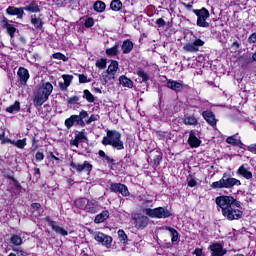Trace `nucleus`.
I'll use <instances>...</instances> for the list:
<instances>
[{"label": "nucleus", "mask_w": 256, "mask_h": 256, "mask_svg": "<svg viewBox=\"0 0 256 256\" xmlns=\"http://www.w3.org/2000/svg\"><path fill=\"white\" fill-rule=\"evenodd\" d=\"M53 93V84L50 82L42 83L34 95L33 104L35 107H41L44 103H47L49 97Z\"/></svg>", "instance_id": "nucleus-1"}, {"label": "nucleus", "mask_w": 256, "mask_h": 256, "mask_svg": "<svg viewBox=\"0 0 256 256\" xmlns=\"http://www.w3.org/2000/svg\"><path fill=\"white\" fill-rule=\"evenodd\" d=\"M102 144L105 146L111 145L117 151H123L125 149V145L121 140V133L117 130H108L106 136L102 140Z\"/></svg>", "instance_id": "nucleus-2"}, {"label": "nucleus", "mask_w": 256, "mask_h": 256, "mask_svg": "<svg viewBox=\"0 0 256 256\" xmlns=\"http://www.w3.org/2000/svg\"><path fill=\"white\" fill-rule=\"evenodd\" d=\"M240 185V180L229 177L227 173H224L222 178L219 181L213 182L210 187L211 189H233V187H239Z\"/></svg>", "instance_id": "nucleus-3"}, {"label": "nucleus", "mask_w": 256, "mask_h": 256, "mask_svg": "<svg viewBox=\"0 0 256 256\" xmlns=\"http://www.w3.org/2000/svg\"><path fill=\"white\" fill-rule=\"evenodd\" d=\"M143 213L151 217V219H168V217H171V211L165 207H157L154 209L146 208L143 209Z\"/></svg>", "instance_id": "nucleus-4"}, {"label": "nucleus", "mask_w": 256, "mask_h": 256, "mask_svg": "<svg viewBox=\"0 0 256 256\" xmlns=\"http://www.w3.org/2000/svg\"><path fill=\"white\" fill-rule=\"evenodd\" d=\"M226 217L228 221H238L243 217V212L241 211V202H236L234 205L230 206L227 210H224L222 214Z\"/></svg>", "instance_id": "nucleus-5"}, {"label": "nucleus", "mask_w": 256, "mask_h": 256, "mask_svg": "<svg viewBox=\"0 0 256 256\" xmlns=\"http://www.w3.org/2000/svg\"><path fill=\"white\" fill-rule=\"evenodd\" d=\"M76 205L79 209L87 211V213H97L99 211V202L95 200H89L87 198L78 199Z\"/></svg>", "instance_id": "nucleus-6"}, {"label": "nucleus", "mask_w": 256, "mask_h": 256, "mask_svg": "<svg viewBox=\"0 0 256 256\" xmlns=\"http://www.w3.org/2000/svg\"><path fill=\"white\" fill-rule=\"evenodd\" d=\"M238 202L239 201L233 198V196H218L215 199V203L217 207H220L222 210V214H224L227 209H230V207H233V205Z\"/></svg>", "instance_id": "nucleus-7"}, {"label": "nucleus", "mask_w": 256, "mask_h": 256, "mask_svg": "<svg viewBox=\"0 0 256 256\" xmlns=\"http://www.w3.org/2000/svg\"><path fill=\"white\" fill-rule=\"evenodd\" d=\"M193 13L197 16V25L198 27H209V22H207V19H209V10L206 8L202 9H195L193 10Z\"/></svg>", "instance_id": "nucleus-8"}, {"label": "nucleus", "mask_w": 256, "mask_h": 256, "mask_svg": "<svg viewBox=\"0 0 256 256\" xmlns=\"http://www.w3.org/2000/svg\"><path fill=\"white\" fill-rule=\"evenodd\" d=\"M119 71V62L117 60H112L108 69L106 71V75H103L104 83H109V81H113L115 77H117V73Z\"/></svg>", "instance_id": "nucleus-9"}, {"label": "nucleus", "mask_w": 256, "mask_h": 256, "mask_svg": "<svg viewBox=\"0 0 256 256\" xmlns=\"http://www.w3.org/2000/svg\"><path fill=\"white\" fill-rule=\"evenodd\" d=\"M94 239L98 243H102L106 249H111V243H113V237L104 234L103 232H95Z\"/></svg>", "instance_id": "nucleus-10"}, {"label": "nucleus", "mask_w": 256, "mask_h": 256, "mask_svg": "<svg viewBox=\"0 0 256 256\" xmlns=\"http://www.w3.org/2000/svg\"><path fill=\"white\" fill-rule=\"evenodd\" d=\"M136 229H145L149 225V217L143 214H134L132 216Z\"/></svg>", "instance_id": "nucleus-11"}, {"label": "nucleus", "mask_w": 256, "mask_h": 256, "mask_svg": "<svg viewBox=\"0 0 256 256\" xmlns=\"http://www.w3.org/2000/svg\"><path fill=\"white\" fill-rule=\"evenodd\" d=\"M70 166L72 167V169H75V171H77L78 173L84 171V173H87V175H89V173L93 171V165H91L89 161H84L83 164L71 162Z\"/></svg>", "instance_id": "nucleus-12"}, {"label": "nucleus", "mask_w": 256, "mask_h": 256, "mask_svg": "<svg viewBox=\"0 0 256 256\" xmlns=\"http://www.w3.org/2000/svg\"><path fill=\"white\" fill-rule=\"evenodd\" d=\"M205 45V42L201 39H196L194 42L187 43L183 46V49L187 53H197L199 51V47H203Z\"/></svg>", "instance_id": "nucleus-13"}, {"label": "nucleus", "mask_w": 256, "mask_h": 256, "mask_svg": "<svg viewBox=\"0 0 256 256\" xmlns=\"http://www.w3.org/2000/svg\"><path fill=\"white\" fill-rule=\"evenodd\" d=\"M110 191H113V193H121L123 197H129V189L125 186V184L112 183L110 185Z\"/></svg>", "instance_id": "nucleus-14"}, {"label": "nucleus", "mask_w": 256, "mask_h": 256, "mask_svg": "<svg viewBox=\"0 0 256 256\" xmlns=\"http://www.w3.org/2000/svg\"><path fill=\"white\" fill-rule=\"evenodd\" d=\"M46 221L48 222L49 227H51L55 233H58V235H62L63 237H67V235H69L67 230L57 225V222L51 220L50 217H46Z\"/></svg>", "instance_id": "nucleus-15"}, {"label": "nucleus", "mask_w": 256, "mask_h": 256, "mask_svg": "<svg viewBox=\"0 0 256 256\" xmlns=\"http://www.w3.org/2000/svg\"><path fill=\"white\" fill-rule=\"evenodd\" d=\"M211 251V256H224L227 250L223 249V245L219 243L211 244L208 248Z\"/></svg>", "instance_id": "nucleus-16"}, {"label": "nucleus", "mask_w": 256, "mask_h": 256, "mask_svg": "<svg viewBox=\"0 0 256 256\" xmlns=\"http://www.w3.org/2000/svg\"><path fill=\"white\" fill-rule=\"evenodd\" d=\"M7 15L16 16L17 19H23V15H25V10L23 7H15V6H9L6 9Z\"/></svg>", "instance_id": "nucleus-17"}, {"label": "nucleus", "mask_w": 256, "mask_h": 256, "mask_svg": "<svg viewBox=\"0 0 256 256\" xmlns=\"http://www.w3.org/2000/svg\"><path fill=\"white\" fill-rule=\"evenodd\" d=\"M17 75L19 77V82L22 85H27V82L29 81V70H27V68L24 67H20L18 69Z\"/></svg>", "instance_id": "nucleus-18"}, {"label": "nucleus", "mask_w": 256, "mask_h": 256, "mask_svg": "<svg viewBox=\"0 0 256 256\" xmlns=\"http://www.w3.org/2000/svg\"><path fill=\"white\" fill-rule=\"evenodd\" d=\"M23 9L28 13H41V6H39V2L36 0H31Z\"/></svg>", "instance_id": "nucleus-19"}, {"label": "nucleus", "mask_w": 256, "mask_h": 256, "mask_svg": "<svg viewBox=\"0 0 256 256\" xmlns=\"http://www.w3.org/2000/svg\"><path fill=\"white\" fill-rule=\"evenodd\" d=\"M188 145L195 149L201 146V140L197 138V133H195L193 130L189 132Z\"/></svg>", "instance_id": "nucleus-20"}, {"label": "nucleus", "mask_w": 256, "mask_h": 256, "mask_svg": "<svg viewBox=\"0 0 256 256\" xmlns=\"http://www.w3.org/2000/svg\"><path fill=\"white\" fill-rule=\"evenodd\" d=\"M62 79L64 82H59V89L61 91H67V89H69V86L71 85V81H73V76L64 74L62 75Z\"/></svg>", "instance_id": "nucleus-21"}, {"label": "nucleus", "mask_w": 256, "mask_h": 256, "mask_svg": "<svg viewBox=\"0 0 256 256\" xmlns=\"http://www.w3.org/2000/svg\"><path fill=\"white\" fill-rule=\"evenodd\" d=\"M237 173L238 175H241V177H244V179H253V173L249 171L247 164L240 166L237 170Z\"/></svg>", "instance_id": "nucleus-22"}, {"label": "nucleus", "mask_w": 256, "mask_h": 256, "mask_svg": "<svg viewBox=\"0 0 256 256\" xmlns=\"http://www.w3.org/2000/svg\"><path fill=\"white\" fill-rule=\"evenodd\" d=\"M202 117L211 125L212 127L217 125V119H215V114L211 111H204Z\"/></svg>", "instance_id": "nucleus-23"}, {"label": "nucleus", "mask_w": 256, "mask_h": 256, "mask_svg": "<svg viewBox=\"0 0 256 256\" xmlns=\"http://www.w3.org/2000/svg\"><path fill=\"white\" fill-rule=\"evenodd\" d=\"M166 87H168V89H172V91H182L183 90V84L181 82H177L174 80H168Z\"/></svg>", "instance_id": "nucleus-24"}, {"label": "nucleus", "mask_w": 256, "mask_h": 256, "mask_svg": "<svg viewBox=\"0 0 256 256\" xmlns=\"http://www.w3.org/2000/svg\"><path fill=\"white\" fill-rule=\"evenodd\" d=\"M109 212L107 210L102 211L100 214H97L94 223L100 224V223H105L107 219H109Z\"/></svg>", "instance_id": "nucleus-25"}, {"label": "nucleus", "mask_w": 256, "mask_h": 256, "mask_svg": "<svg viewBox=\"0 0 256 256\" xmlns=\"http://www.w3.org/2000/svg\"><path fill=\"white\" fill-rule=\"evenodd\" d=\"M119 83L120 85H122L123 87H127L128 89H132L133 87V81L125 75L119 77Z\"/></svg>", "instance_id": "nucleus-26"}, {"label": "nucleus", "mask_w": 256, "mask_h": 256, "mask_svg": "<svg viewBox=\"0 0 256 256\" xmlns=\"http://www.w3.org/2000/svg\"><path fill=\"white\" fill-rule=\"evenodd\" d=\"M226 143H228L229 145H234L235 147H241V145H243V142H241L240 139H237L236 135L229 136L226 139Z\"/></svg>", "instance_id": "nucleus-27"}, {"label": "nucleus", "mask_w": 256, "mask_h": 256, "mask_svg": "<svg viewBox=\"0 0 256 256\" xmlns=\"http://www.w3.org/2000/svg\"><path fill=\"white\" fill-rule=\"evenodd\" d=\"M122 51L125 55L133 51V42H131L130 40H125L122 44Z\"/></svg>", "instance_id": "nucleus-28"}, {"label": "nucleus", "mask_w": 256, "mask_h": 256, "mask_svg": "<svg viewBox=\"0 0 256 256\" xmlns=\"http://www.w3.org/2000/svg\"><path fill=\"white\" fill-rule=\"evenodd\" d=\"M10 145H14V147H17V149H25L27 146V138L10 141Z\"/></svg>", "instance_id": "nucleus-29"}, {"label": "nucleus", "mask_w": 256, "mask_h": 256, "mask_svg": "<svg viewBox=\"0 0 256 256\" xmlns=\"http://www.w3.org/2000/svg\"><path fill=\"white\" fill-rule=\"evenodd\" d=\"M31 23L35 29H41L43 27V20L39 17L37 18L35 15L31 16Z\"/></svg>", "instance_id": "nucleus-30"}, {"label": "nucleus", "mask_w": 256, "mask_h": 256, "mask_svg": "<svg viewBox=\"0 0 256 256\" xmlns=\"http://www.w3.org/2000/svg\"><path fill=\"white\" fill-rule=\"evenodd\" d=\"M183 121H184V125H191V126L198 125L199 123V121L193 115L186 116Z\"/></svg>", "instance_id": "nucleus-31"}, {"label": "nucleus", "mask_w": 256, "mask_h": 256, "mask_svg": "<svg viewBox=\"0 0 256 256\" xmlns=\"http://www.w3.org/2000/svg\"><path fill=\"white\" fill-rule=\"evenodd\" d=\"M77 119H79V117H77V115H72L69 118H67L65 120V127H67L68 129H71V127H73V125H75V123H77Z\"/></svg>", "instance_id": "nucleus-32"}, {"label": "nucleus", "mask_w": 256, "mask_h": 256, "mask_svg": "<svg viewBox=\"0 0 256 256\" xmlns=\"http://www.w3.org/2000/svg\"><path fill=\"white\" fill-rule=\"evenodd\" d=\"M122 7L123 3L121 0H112L110 3V9H112V11H121Z\"/></svg>", "instance_id": "nucleus-33"}, {"label": "nucleus", "mask_w": 256, "mask_h": 256, "mask_svg": "<svg viewBox=\"0 0 256 256\" xmlns=\"http://www.w3.org/2000/svg\"><path fill=\"white\" fill-rule=\"evenodd\" d=\"M106 55L110 57H115V55H119V44H115L112 48H108L106 50Z\"/></svg>", "instance_id": "nucleus-34"}, {"label": "nucleus", "mask_w": 256, "mask_h": 256, "mask_svg": "<svg viewBox=\"0 0 256 256\" xmlns=\"http://www.w3.org/2000/svg\"><path fill=\"white\" fill-rule=\"evenodd\" d=\"M106 7H107V5H105V2H103V1H96L94 3V10H96L97 13H103V11H105Z\"/></svg>", "instance_id": "nucleus-35"}, {"label": "nucleus", "mask_w": 256, "mask_h": 256, "mask_svg": "<svg viewBox=\"0 0 256 256\" xmlns=\"http://www.w3.org/2000/svg\"><path fill=\"white\" fill-rule=\"evenodd\" d=\"M6 30L8 35L10 36L11 41H13V37H15L17 28H15L13 24H6Z\"/></svg>", "instance_id": "nucleus-36"}, {"label": "nucleus", "mask_w": 256, "mask_h": 256, "mask_svg": "<svg viewBox=\"0 0 256 256\" xmlns=\"http://www.w3.org/2000/svg\"><path fill=\"white\" fill-rule=\"evenodd\" d=\"M83 99H86L88 103H95V96L89 90L83 91Z\"/></svg>", "instance_id": "nucleus-37"}, {"label": "nucleus", "mask_w": 256, "mask_h": 256, "mask_svg": "<svg viewBox=\"0 0 256 256\" xmlns=\"http://www.w3.org/2000/svg\"><path fill=\"white\" fill-rule=\"evenodd\" d=\"M21 109V104L19 101H16L13 105L6 108L7 113H15Z\"/></svg>", "instance_id": "nucleus-38"}, {"label": "nucleus", "mask_w": 256, "mask_h": 256, "mask_svg": "<svg viewBox=\"0 0 256 256\" xmlns=\"http://www.w3.org/2000/svg\"><path fill=\"white\" fill-rule=\"evenodd\" d=\"M118 237L124 245H127V242L129 241V238L127 237V234L125 233V230H118Z\"/></svg>", "instance_id": "nucleus-39"}, {"label": "nucleus", "mask_w": 256, "mask_h": 256, "mask_svg": "<svg viewBox=\"0 0 256 256\" xmlns=\"http://www.w3.org/2000/svg\"><path fill=\"white\" fill-rule=\"evenodd\" d=\"M10 242L12 245H15L16 247H19V245H23V239H21V236L19 235H13L11 237Z\"/></svg>", "instance_id": "nucleus-40"}, {"label": "nucleus", "mask_w": 256, "mask_h": 256, "mask_svg": "<svg viewBox=\"0 0 256 256\" xmlns=\"http://www.w3.org/2000/svg\"><path fill=\"white\" fill-rule=\"evenodd\" d=\"M167 230L171 234V241H172V243H175V241H178V239H179V232H177V230H175V228H171V227H168Z\"/></svg>", "instance_id": "nucleus-41"}, {"label": "nucleus", "mask_w": 256, "mask_h": 256, "mask_svg": "<svg viewBox=\"0 0 256 256\" xmlns=\"http://www.w3.org/2000/svg\"><path fill=\"white\" fill-rule=\"evenodd\" d=\"M137 75L140 77V79H142L143 83H147V81H149V74H147V72L138 70Z\"/></svg>", "instance_id": "nucleus-42"}, {"label": "nucleus", "mask_w": 256, "mask_h": 256, "mask_svg": "<svg viewBox=\"0 0 256 256\" xmlns=\"http://www.w3.org/2000/svg\"><path fill=\"white\" fill-rule=\"evenodd\" d=\"M161 161H163V153L157 152L153 159L154 165H161Z\"/></svg>", "instance_id": "nucleus-43"}, {"label": "nucleus", "mask_w": 256, "mask_h": 256, "mask_svg": "<svg viewBox=\"0 0 256 256\" xmlns=\"http://www.w3.org/2000/svg\"><path fill=\"white\" fill-rule=\"evenodd\" d=\"M142 207H144V209H149V207H153V200L151 199L142 200Z\"/></svg>", "instance_id": "nucleus-44"}, {"label": "nucleus", "mask_w": 256, "mask_h": 256, "mask_svg": "<svg viewBox=\"0 0 256 256\" xmlns=\"http://www.w3.org/2000/svg\"><path fill=\"white\" fill-rule=\"evenodd\" d=\"M96 67H98V69H105L107 67V60L105 59H100L96 62Z\"/></svg>", "instance_id": "nucleus-45"}, {"label": "nucleus", "mask_w": 256, "mask_h": 256, "mask_svg": "<svg viewBox=\"0 0 256 256\" xmlns=\"http://www.w3.org/2000/svg\"><path fill=\"white\" fill-rule=\"evenodd\" d=\"M78 78H79V83H91V78H87V76L84 74H79Z\"/></svg>", "instance_id": "nucleus-46"}, {"label": "nucleus", "mask_w": 256, "mask_h": 256, "mask_svg": "<svg viewBox=\"0 0 256 256\" xmlns=\"http://www.w3.org/2000/svg\"><path fill=\"white\" fill-rule=\"evenodd\" d=\"M68 105H77L79 103V97L78 96H72L67 100Z\"/></svg>", "instance_id": "nucleus-47"}, {"label": "nucleus", "mask_w": 256, "mask_h": 256, "mask_svg": "<svg viewBox=\"0 0 256 256\" xmlns=\"http://www.w3.org/2000/svg\"><path fill=\"white\" fill-rule=\"evenodd\" d=\"M8 179L13 182L14 187H16L18 191H21V184L19 183V181H17L13 176H9Z\"/></svg>", "instance_id": "nucleus-48"}, {"label": "nucleus", "mask_w": 256, "mask_h": 256, "mask_svg": "<svg viewBox=\"0 0 256 256\" xmlns=\"http://www.w3.org/2000/svg\"><path fill=\"white\" fill-rule=\"evenodd\" d=\"M75 138L78 140V141H83V140H87V136L85 135V132L84 131H81L79 132L78 134L75 135Z\"/></svg>", "instance_id": "nucleus-49"}, {"label": "nucleus", "mask_w": 256, "mask_h": 256, "mask_svg": "<svg viewBox=\"0 0 256 256\" xmlns=\"http://www.w3.org/2000/svg\"><path fill=\"white\" fill-rule=\"evenodd\" d=\"M53 59H59L60 61H67V56L58 52L53 54Z\"/></svg>", "instance_id": "nucleus-50"}, {"label": "nucleus", "mask_w": 256, "mask_h": 256, "mask_svg": "<svg viewBox=\"0 0 256 256\" xmlns=\"http://www.w3.org/2000/svg\"><path fill=\"white\" fill-rule=\"evenodd\" d=\"M93 121H99V116L97 115H91L89 119L86 121L87 125H91Z\"/></svg>", "instance_id": "nucleus-51"}, {"label": "nucleus", "mask_w": 256, "mask_h": 256, "mask_svg": "<svg viewBox=\"0 0 256 256\" xmlns=\"http://www.w3.org/2000/svg\"><path fill=\"white\" fill-rule=\"evenodd\" d=\"M84 25L85 27H93V25H95V20L93 18H88Z\"/></svg>", "instance_id": "nucleus-52"}, {"label": "nucleus", "mask_w": 256, "mask_h": 256, "mask_svg": "<svg viewBox=\"0 0 256 256\" xmlns=\"http://www.w3.org/2000/svg\"><path fill=\"white\" fill-rule=\"evenodd\" d=\"M36 161H43L45 159V154L43 152H37L35 155Z\"/></svg>", "instance_id": "nucleus-53"}, {"label": "nucleus", "mask_w": 256, "mask_h": 256, "mask_svg": "<svg viewBox=\"0 0 256 256\" xmlns=\"http://www.w3.org/2000/svg\"><path fill=\"white\" fill-rule=\"evenodd\" d=\"M188 187H196L197 186V180H195L194 178H188Z\"/></svg>", "instance_id": "nucleus-54"}, {"label": "nucleus", "mask_w": 256, "mask_h": 256, "mask_svg": "<svg viewBox=\"0 0 256 256\" xmlns=\"http://www.w3.org/2000/svg\"><path fill=\"white\" fill-rule=\"evenodd\" d=\"M13 251L18 256H27V252L25 250H23V249H14Z\"/></svg>", "instance_id": "nucleus-55"}, {"label": "nucleus", "mask_w": 256, "mask_h": 256, "mask_svg": "<svg viewBox=\"0 0 256 256\" xmlns=\"http://www.w3.org/2000/svg\"><path fill=\"white\" fill-rule=\"evenodd\" d=\"M78 119H86V117H89V113L87 111L82 110L79 115H77Z\"/></svg>", "instance_id": "nucleus-56"}, {"label": "nucleus", "mask_w": 256, "mask_h": 256, "mask_svg": "<svg viewBox=\"0 0 256 256\" xmlns=\"http://www.w3.org/2000/svg\"><path fill=\"white\" fill-rule=\"evenodd\" d=\"M248 43L253 44L256 43V32L252 33L248 38Z\"/></svg>", "instance_id": "nucleus-57"}, {"label": "nucleus", "mask_w": 256, "mask_h": 256, "mask_svg": "<svg viewBox=\"0 0 256 256\" xmlns=\"http://www.w3.org/2000/svg\"><path fill=\"white\" fill-rule=\"evenodd\" d=\"M156 25L160 26V27H165L166 23L165 20L163 18H159L156 20Z\"/></svg>", "instance_id": "nucleus-58"}, {"label": "nucleus", "mask_w": 256, "mask_h": 256, "mask_svg": "<svg viewBox=\"0 0 256 256\" xmlns=\"http://www.w3.org/2000/svg\"><path fill=\"white\" fill-rule=\"evenodd\" d=\"M79 143H80V141H78L76 138L70 141L71 147L79 148Z\"/></svg>", "instance_id": "nucleus-59"}, {"label": "nucleus", "mask_w": 256, "mask_h": 256, "mask_svg": "<svg viewBox=\"0 0 256 256\" xmlns=\"http://www.w3.org/2000/svg\"><path fill=\"white\" fill-rule=\"evenodd\" d=\"M248 151H250V153H255L256 155V144H251L248 146Z\"/></svg>", "instance_id": "nucleus-60"}, {"label": "nucleus", "mask_w": 256, "mask_h": 256, "mask_svg": "<svg viewBox=\"0 0 256 256\" xmlns=\"http://www.w3.org/2000/svg\"><path fill=\"white\" fill-rule=\"evenodd\" d=\"M194 255H196V256H203V249H201V248H196V249L194 250Z\"/></svg>", "instance_id": "nucleus-61"}, {"label": "nucleus", "mask_w": 256, "mask_h": 256, "mask_svg": "<svg viewBox=\"0 0 256 256\" xmlns=\"http://www.w3.org/2000/svg\"><path fill=\"white\" fill-rule=\"evenodd\" d=\"M156 137H158V139L160 140L165 139V132H161V131L156 132Z\"/></svg>", "instance_id": "nucleus-62"}, {"label": "nucleus", "mask_w": 256, "mask_h": 256, "mask_svg": "<svg viewBox=\"0 0 256 256\" xmlns=\"http://www.w3.org/2000/svg\"><path fill=\"white\" fill-rule=\"evenodd\" d=\"M98 155H99V157H103V159H105V157H107V154H105V151H103V150H99Z\"/></svg>", "instance_id": "nucleus-63"}, {"label": "nucleus", "mask_w": 256, "mask_h": 256, "mask_svg": "<svg viewBox=\"0 0 256 256\" xmlns=\"http://www.w3.org/2000/svg\"><path fill=\"white\" fill-rule=\"evenodd\" d=\"M76 123L77 125H81V126H84L85 125V121H83V119H76Z\"/></svg>", "instance_id": "nucleus-64"}]
</instances>
